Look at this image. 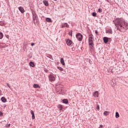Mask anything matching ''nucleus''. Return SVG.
<instances>
[{
    "label": "nucleus",
    "mask_w": 128,
    "mask_h": 128,
    "mask_svg": "<svg viewBox=\"0 0 128 128\" xmlns=\"http://www.w3.org/2000/svg\"><path fill=\"white\" fill-rule=\"evenodd\" d=\"M114 25L119 32H126L128 28V24L122 18H116L114 22Z\"/></svg>",
    "instance_id": "1"
},
{
    "label": "nucleus",
    "mask_w": 128,
    "mask_h": 128,
    "mask_svg": "<svg viewBox=\"0 0 128 128\" xmlns=\"http://www.w3.org/2000/svg\"><path fill=\"white\" fill-rule=\"evenodd\" d=\"M88 44H92L94 42V35L90 34L88 36Z\"/></svg>",
    "instance_id": "2"
},
{
    "label": "nucleus",
    "mask_w": 128,
    "mask_h": 128,
    "mask_svg": "<svg viewBox=\"0 0 128 128\" xmlns=\"http://www.w3.org/2000/svg\"><path fill=\"white\" fill-rule=\"evenodd\" d=\"M76 37L78 40H80V42H82V35L80 33L76 35Z\"/></svg>",
    "instance_id": "3"
},
{
    "label": "nucleus",
    "mask_w": 128,
    "mask_h": 128,
    "mask_svg": "<svg viewBox=\"0 0 128 128\" xmlns=\"http://www.w3.org/2000/svg\"><path fill=\"white\" fill-rule=\"evenodd\" d=\"M49 80L50 82H54V80H56V77H54L52 74H50L49 76Z\"/></svg>",
    "instance_id": "4"
},
{
    "label": "nucleus",
    "mask_w": 128,
    "mask_h": 128,
    "mask_svg": "<svg viewBox=\"0 0 128 128\" xmlns=\"http://www.w3.org/2000/svg\"><path fill=\"white\" fill-rule=\"evenodd\" d=\"M103 40L104 44H108V37H104Z\"/></svg>",
    "instance_id": "5"
},
{
    "label": "nucleus",
    "mask_w": 128,
    "mask_h": 128,
    "mask_svg": "<svg viewBox=\"0 0 128 128\" xmlns=\"http://www.w3.org/2000/svg\"><path fill=\"white\" fill-rule=\"evenodd\" d=\"M18 10L20 12H22V14H24V8H22V6H20L18 8Z\"/></svg>",
    "instance_id": "6"
},
{
    "label": "nucleus",
    "mask_w": 128,
    "mask_h": 128,
    "mask_svg": "<svg viewBox=\"0 0 128 128\" xmlns=\"http://www.w3.org/2000/svg\"><path fill=\"white\" fill-rule=\"evenodd\" d=\"M95 98H98V91H96L94 94H93Z\"/></svg>",
    "instance_id": "7"
},
{
    "label": "nucleus",
    "mask_w": 128,
    "mask_h": 128,
    "mask_svg": "<svg viewBox=\"0 0 128 128\" xmlns=\"http://www.w3.org/2000/svg\"><path fill=\"white\" fill-rule=\"evenodd\" d=\"M89 44V48H90V50H94V42H92L91 44L88 43Z\"/></svg>",
    "instance_id": "8"
},
{
    "label": "nucleus",
    "mask_w": 128,
    "mask_h": 128,
    "mask_svg": "<svg viewBox=\"0 0 128 128\" xmlns=\"http://www.w3.org/2000/svg\"><path fill=\"white\" fill-rule=\"evenodd\" d=\"M66 42L68 46H71V44H72V42L70 40H68Z\"/></svg>",
    "instance_id": "9"
},
{
    "label": "nucleus",
    "mask_w": 128,
    "mask_h": 128,
    "mask_svg": "<svg viewBox=\"0 0 128 128\" xmlns=\"http://www.w3.org/2000/svg\"><path fill=\"white\" fill-rule=\"evenodd\" d=\"M33 88H40V86L39 84H34L33 85Z\"/></svg>",
    "instance_id": "10"
},
{
    "label": "nucleus",
    "mask_w": 128,
    "mask_h": 128,
    "mask_svg": "<svg viewBox=\"0 0 128 128\" xmlns=\"http://www.w3.org/2000/svg\"><path fill=\"white\" fill-rule=\"evenodd\" d=\"M6 48V44L4 43H0V48Z\"/></svg>",
    "instance_id": "11"
},
{
    "label": "nucleus",
    "mask_w": 128,
    "mask_h": 128,
    "mask_svg": "<svg viewBox=\"0 0 128 128\" xmlns=\"http://www.w3.org/2000/svg\"><path fill=\"white\" fill-rule=\"evenodd\" d=\"M58 108L59 109V110L60 111V110H62V108H64V106H62V104H58Z\"/></svg>",
    "instance_id": "12"
},
{
    "label": "nucleus",
    "mask_w": 128,
    "mask_h": 128,
    "mask_svg": "<svg viewBox=\"0 0 128 128\" xmlns=\"http://www.w3.org/2000/svg\"><path fill=\"white\" fill-rule=\"evenodd\" d=\"M46 22H52V18H47L46 19Z\"/></svg>",
    "instance_id": "13"
},
{
    "label": "nucleus",
    "mask_w": 128,
    "mask_h": 128,
    "mask_svg": "<svg viewBox=\"0 0 128 128\" xmlns=\"http://www.w3.org/2000/svg\"><path fill=\"white\" fill-rule=\"evenodd\" d=\"M70 26L68 23H64V24L62 25V28H69Z\"/></svg>",
    "instance_id": "14"
},
{
    "label": "nucleus",
    "mask_w": 128,
    "mask_h": 128,
    "mask_svg": "<svg viewBox=\"0 0 128 128\" xmlns=\"http://www.w3.org/2000/svg\"><path fill=\"white\" fill-rule=\"evenodd\" d=\"M106 32L107 34H112V29H110V28H109L108 30H106Z\"/></svg>",
    "instance_id": "15"
},
{
    "label": "nucleus",
    "mask_w": 128,
    "mask_h": 128,
    "mask_svg": "<svg viewBox=\"0 0 128 128\" xmlns=\"http://www.w3.org/2000/svg\"><path fill=\"white\" fill-rule=\"evenodd\" d=\"M62 102L64 104H68V99H64L62 100Z\"/></svg>",
    "instance_id": "16"
},
{
    "label": "nucleus",
    "mask_w": 128,
    "mask_h": 128,
    "mask_svg": "<svg viewBox=\"0 0 128 128\" xmlns=\"http://www.w3.org/2000/svg\"><path fill=\"white\" fill-rule=\"evenodd\" d=\"M60 63L62 66H64L66 64L64 63V60L63 59V58H60Z\"/></svg>",
    "instance_id": "17"
},
{
    "label": "nucleus",
    "mask_w": 128,
    "mask_h": 128,
    "mask_svg": "<svg viewBox=\"0 0 128 128\" xmlns=\"http://www.w3.org/2000/svg\"><path fill=\"white\" fill-rule=\"evenodd\" d=\"M1 100L2 102H6V98L4 97H2L1 98Z\"/></svg>",
    "instance_id": "18"
},
{
    "label": "nucleus",
    "mask_w": 128,
    "mask_h": 128,
    "mask_svg": "<svg viewBox=\"0 0 128 128\" xmlns=\"http://www.w3.org/2000/svg\"><path fill=\"white\" fill-rule=\"evenodd\" d=\"M43 4L46 6H48V2L47 0H44L43 1Z\"/></svg>",
    "instance_id": "19"
},
{
    "label": "nucleus",
    "mask_w": 128,
    "mask_h": 128,
    "mask_svg": "<svg viewBox=\"0 0 128 128\" xmlns=\"http://www.w3.org/2000/svg\"><path fill=\"white\" fill-rule=\"evenodd\" d=\"M29 64H30V66H32V68H34V63L32 62H30L29 63Z\"/></svg>",
    "instance_id": "20"
},
{
    "label": "nucleus",
    "mask_w": 128,
    "mask_h": 128,
    "mask_svg": "<svg viewBox=\"0 0 128 128\" xmlns=\"http://www.w3.org/2000/svg\"><path fill=\"white\" fill-rule=\"evenodd\" d=\"M108 114H110V112H108V111L104 112V116H108Z\"/></svg>",
    "instance_id": "21"
},
{
    "label": "nucleus",
    "mask_w": 128,
    "mask_h": 128,
    "mask_svg": "<svg viewBox=\"0 0 128 128\" xmlns=\"http://www.w3.org/2000/svg\"><path fill=\"white\" fill-rule=\"evenodd\" d=\"M36 18H38V16L36 15V14H33V20H36Z\"/></svg>",
    "instance_id": "22"
},
{
    "label": "nucleus",
    "mask_w": 128,
    "mask_h": 128,
    "mask_svg": "<svg viewBox=\"0 0 128 128\" xmlns=\"http://www.w3.org/2000/svg\"><path fill=\"white\" fill-rule=\"evenodd\" d=\"M116 118H120V114H118V112H116Z\"/></svg>",
    "instance_id": "23"
},
{
    "label": "nucleus",
    "mask_w": 128,
    "mask_h": 128,
    "mask_svg": "<svg viewBox=\"0 0 128 128\" xmlns=\"http://www.w3.org/2000/svg\"><path fill=\"white\" fill-rule=\"evenodd\" d=\"M4 38V35L2 32H0V40H2Z\"/></svg>",
    "instance_id": "24"
},
{
    "label": "nucleus",
    "mask_w": 128,
    "mask_h": 128,
    "mask_svg": "<svg viewBox=\"0 0 128 128\" xmlns=\"http://www.w3.org/2000/svg\"><path fill=\"white\" fill-rule=\"evenodd\" d=\"M96 108L98 110H100V105H98V104H96Z\"/></svg>",
    "instance_id": "25"
},
{
    "label": "nucleus",
    "mask_w": 128,
    "mask_h": 128,
    "mask_svg": "<svg viewBox=\"0 0 128 128\" xmlns=\"http://www.w3.org/2000/svg\"><path fill=\"white\" fill-rule=\"evenodd\" d=\"M58 68L60 70H62V71L64 70V68H62V67L58 66Z\"/></svg>",
    "instance_id": "26"
},
{
    "label": "nucleus",
    "mask_w": 128,
    "mask_h": 128,
    "mask_svg": "<svg viewBox=\"0 0 128 128\" xmlns=\"http://www.w3.org/2000/svg\"><path fill=\"white\" fill-rule=\"evenodd\" d=\"M92 15L93 16H96V13L92 12Z\"/></svg>",
    "instance_id": "27"
},
{
    "label": "nucleus",
    "mask_w": 128,
    "mask_h": 128,
    "mask_svg": "<svg viewBox=\"0 0 128 128\" xmlns=\"http://www.w3.org/2000/svg\"><path fill=\"white\" fill-rule=\"evenodd\" d=\"M102 12V8H99L98 9V12Z\"/></svg>",
    "instance_id": "28"
},
{
    "label": "nucleus",
    "mask_w": 128,
    "mask_h": 128,
    "mask_svg": "<svg viewBox=\"0 0 128 128\" xmlns=\"http://www.w3.org/2000/svg\"><path fill=\"white\" fill-rule=\"evenodd\" d=\"M30 114H31L32 115L34 114V110H32L30 111Z\"/></svg>",
    "instance_id": "29"
},
{
    "label": "nucleus",
    "mask_w": 128,
    "mask_h": 128,
    "mask_svg": "<svg viewBox=\"0 0 128 128\" xmlns=\"http://www.w3.org/2000/svg\"><path fill=\"white\" fill-rule=\"evenodd\" d=\"M32 120H34V118H36V116H34V114L32 115Z\"/></svg>",
    "instance_id": "30"
},
{
    "label": "nucleus",
    "mask_w": 128,
    "mask_h": 128,
    "mask_svg": "<svg viewBox=\"0 0 128 128\" xmlns=\"http://www.w3.org/2000/svg\"><path fill=\"white\" fill-rule=\"evenodd\" d=\"M10 124L6 125V128H10Z\"/></svg>",
    "instance_id": "31"
},
{
    "label": "nucleus",
    "mask_w": 128,
    "mask_h": 128,
    "mask_svg": "<svg viewBox=\"0 0 128 128\" xmlns=\"http://www.w3.org/2000/svg\"><path fill=\"white\" fill-rule=\"evenodd\" d=\"M95 34H98V30H95Z\"/></svg>",
    "instance_id": "32"
},
{
    "label": "nucleus",
    "mask_w": 128,
    "mask_h": 128,
    "mask_svg": "<svg viewBox=\"0 0 128 128\" xmlns=\"http://www.w3.org/2000/svg\"><path fill=\"white\" fill-rule=\"evenodd\" d=\"M0 116H2V112L0 111Z\"/></svg>",
    "instance_id": "33"
},
{
    "label": "nucleus",
    "mask_w": 128,
    "mask_h": 128,
    "mask_svg": "<svg viewBox=\"0 0 128 128\" xmlns=\"http://www.w3.org/2000/svg\"><path fill=\"white\" fill-rule=\"evenodd\" d=\"M31 46H34V43L31 44Z\"/></svg>",
    "instance_id": "34"
},
{
    "label": "nucleus",
    "mask_w": 128,
    "mask_h": 128,
    "mask_svg": "<svg viewBox=\"0 0 128 128\" xmlns=\"http://www.w3.org/2000/svg\"><path fill=\"white\" fill-rule=\"evenodd\" d=\"M7 86L10 88V84H7Z\"/></svg>",
    "instance_id": "35"
},
{
    "label": "nucleus",
    "mask_w": 128,
    "mask_h": 128,
    "mask_svg": "<svg viewBox=\"0 0 128 128\" xmlns=\"http://www.w3.org/2000/svg\"><path fill=\"white\" fill-rule=\"evenodd\" d=\"M6 37L7 38H8V35L6 36Z\"/></svg>",
    "instance_id": "36"
},
{
    "label": "nucleus",
    "mask_w": 128,
    "mask_h": 128,
    "mask_svg": "<svg viewBox=\"0 0 128 128\" xmlns=\"http://www.w3.org/2000/svg\"><path fill=\"white\" fill-rule=\"evenodd\" d=\"M106 1L107 2H110V1L108 0H106Z\"/></svg>",
    "instance_id": "37"
},
{
    "label": "nucleus",
    "mask_w": 128,
    "mask_h": 128,
    "mask_svg": "<svg viewBox=\"0 0 128 128\" xmlns=\"http://www.w3.org/2000/svg\"><path fill=\"white\" fill-rule=\"evenodd\" d=\"M2 94V90H0V95L1 94Z\"/></svg>",
    "instance_id": "38"
},
{
    "label": "nucleus",
    "mask_w": 128,
    "mask_h": 128,
    "mask_svg": "<svg viewBox=\"0 0 128 128\" xmlns=\"http://www.w3.org/2000/svg\"><path fill=\"white\" fill-rule=\"evenodd\" d=\"M60 92H62V88H60V89L59 92H60Z\"/></svg>",
    "instance_id": "39"
},
{
    "label": "nucleus",
    "mask_w": 128,
    "mask_h": 128,
    "mask_svg": "<svg viewBox=\"0 0 128 128\" xmlns=\"http://www.w3.org/2000/svg\"><path fill=\"white\" fill-rule=\"evenodd\" d=\"M60 86H62V85H60Z\"/></svg>",
    "instance_id": "40"
},
{
    "label": "nucleus",
    "mask_w": 128,
    "mask_h": 128,
    "mask_svg": "<svg viewBox=\"0 0 128 128\" xmlns=\"http://www.w3.org/2000/svg\"><path fill=\"white\" fill-rule=\"evenodd\" d=\"M54 0L56 1V0Z\"/></svg>",
    "instance_id": "41"
},
{
    "label": "nucleus",
    "mask_w": 128,
    "mask_h": 128,
    "mask_svg": "<svg viewBox=\"0 0 128 128\" xmlns=\"http://www.w3.org/2000/svg\"><path fill=\"white\" fill-rule=\"evenodd\" d=\"M58 86H56V88H58Z\"/></svg>",
    "instance_id": "42"
}]
</instances>
